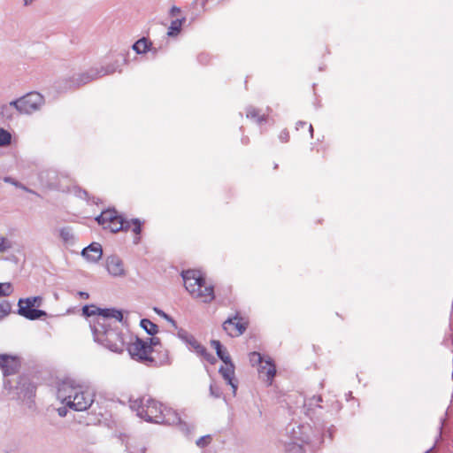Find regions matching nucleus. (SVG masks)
<instances>
[{"mask_svg": "<svg viewBox=\"0 0 453 453\" xmlns=\"http://www.w3.org/2000/svg\"><path fill=\"white\" fill-rule=\"evenodd\" d=\"M93 321L92 334L94 340L110 349L121 353L125 349L126 342L119 332V324L123 319L122 312L119 310L104 311Z\"/></svg>", "mask_w": 453, "mask_h": 453, "instance_id": "f257e3e1", "label": "nucleus"}, {"mask_svg": "<svg viewBox=\"0 0 453 453\" xmlns=\"http://www.w3.org/2000/svg\"><path fill=\"white\" fill-rule=\"evenodd\" d=\"M95 389L81 380L66 379L58 386L57 398L75 411L88 410L95 402Z\"/></svg>", "mask_w": 453, "mask_h": 453, "instance_id": "f03ea898", "label": "nucleus"}, {"mask_svg": "<svg viewBox=\"0 0 453 453\" xmlns=\"http://www.w3.org/2000/svg\"><path fill=\"white\" fill-rule=\"evenodd\" d=\"M131 408L137 411V416L148 422L179 426L182 432L188 433L190 431L188 425L181 420L175 411L164 407L150 397L134 401Z\"/></svg>", "mask_w": 453, "mask_h": 453, "instance_id": "7ed1b4c3", "label": "nucleus"}, {"mask_svg": "<svg viewBox=\"0 0 453 453\" xmlns=\"http://www.w3.org/2000/svg\"><path fill=\"white\" fill-rule=\"evenodd\" d=\"M182 279L186 290L190 296L203 303H209L214 298V288L207 283L201 272L188 270L182 273Z\"/></svg>", "mask_w": 453, "mask_h": 453, "instance_id": "20e7f679", "label": "nucleus"}, {"mask_svg": "<svg viewBox=\"0 0 453 453\" xmlns=\"http://www.w3.org/2000/svg\"><path fill=\"white\" fill-rule=\"evenodd\" d=\"M127 349L130 357L138 362L148 365L155 363V359L151 356V346L147 341L135 337L127 344Z\"/></svg>", "mask_w": 453, "mask_h": 453, "instance_id": "39448f33", "label": "nucleus"}, {"mask_svg": "<svg viewBox=\"0 0 453 453\" xmlns=\"http://www.w3.org/2000/svg\"><path fill=\"white\" fill-rule=\"evenodd\" d=\"M96 220L104 228L109 229L112 233L120 230H127L130 226V222L124 220L122 217L117 214L115 210H105L96 218Z\"/></svg>", "mask_w": 453, "mask_h": 453, "instance_id": "423d86ee", "label": "nucleus"}, {"mask_svg": "<svg viewBox=\"0 0 453 453\" xmlns=\"http://www.w3.org/2000/svg\"><path fill=\"white\" fill-rule=\"evenodd\" d=\"M44 103L42 96L37 92L28 93L26 96L11 102V105L23 114H32L41 109Z\"/></svg>", "mask_w": 453, "mask_h": 453, "instance_id": "0eeeda50", "label": "nucleus"}, {"mask_svg": "<svg viewBox=\"0 0 453 453\" xmlns=\"http://www.w3.org/2000/svg\"><path fill=\"white\" fill-rule=\"evenodd\" d=\"M18 313L19 315L29 319L35 320L46 316V312L42 310L35 308V305L28 298H20L18 302Z\"/></svg>", "mask_w": 453, "mask_h": 453, "instance_id": "6e6552de", "label": "nucleus"}, {"mask_svg": "<svg viewBox=\"0 0 453 453\" xmlns=\"http://www.w3.org/2000/svg\"><path fill=\"white\" fill-rule=\"evenodd\" d=\"M115 72V68L112 65H108L106 67H100L96 69H91L86 73L80 74L74 81L75 84L80 86L89 82L92 80H95L98 77L113 73Z\"/></svg>", "mask_w": 453, "mask_h": 453, "instance_id": "1a4fd4ad", "label": "nucleus"}, {"mask_svg": "<svg viewBox=\"0 0 453 453\" xmlns=\"http://www.w3.org/2000/svg\"><path fill=\"white\" fill-rule=\"evenodd\" d=\"M247 327V323L242 321V318L237 315L233 319H227L223 323V328L226 334L232 337L240 336L242 334Z\"/></svg>", "mask_w": 453, "mask_h": 453, "instance_id": "9d476101", "label": "nucleus"}, {"mask_svg": "<svg viewBox=\"0 0 453 453\" xmlns=\"http://www.w3.org/2000/svg\"><path fill=\"white\" fill-rule=\"evenodd\" d=\"M106 269L108 273L114 277H123L126 275L122 260L115 255L106 258Z\"/></svg>", "mask_w": 453, "mask_h": 453, "instance_id": "9b49d317", "label": "nucleus"}, {"mask_svg": "<svg viewBox=\"0 0 453 453\" xmlns=\"http://www.w3.org/2000/svg\"><path fill=\"white\" fill-rule=\"evenodd\" d=\"M19 360L14 356L0 355V368L4 376L13 374L19 368Z\"/></svg>", "mask_w": 453, "mask_h": 453, "instance_id": "f8f14e48", "label": "nucleus"}, {"mask_svg": "<svg viewBox=\"0 0 453 453\" xmlns=\"http://www.w3.org/2000/svg\"><path fill=\"white\" fill-rule=\"evenodd\" d=\"M219 373L223 379L229 384L233 390V395H235L237 391V381L234 378V365L233 363L225 364V366L219 368Z\"/></svg>", "mask_w": 453, "mask_h": 453, "instance_id": "ddd939ff", "label": "nucleus"}, {"mask_svg": "<svg viewBox=\"0 0 453 453\" xmlns=\"http://www.w3.org/2000/svg\"><path fill=\"white\" fill-rule=\"evenodd\" d=\"M81 255L88 261L96 263L100 260L103 256L102 246L98 242H93L82 250Z\"/></svg>", "mask_w": 453, "mask_h": 453, "instance_id": "4468645a", "label": "nucleus"}, {"mask_svg": "<svg viewBox=\"0 0 453 453\" xmlns=\"http://www.w3.org/2000/svg\"><path fill=\"white\" fill-rule=\"evenodd\" d=\"M258 372L260 377L268 384L271 385L275 376V365L272 363L271 358L265 360L264 364L259 367Z\"/></svg>", "mask_w": 453, "mask_h": 453, "instance_id": "2eb2a0df", "label": "nucleus"}, {"mask_svg": "<svg viewBox=\"0 0 453 453\" xmlns=\"http://www.w3.org/2000/svg\"><path fill=\"white\" fill-rule=\"evenodd\" d=\"M189 346V349L194 350L198 356L202 357L203 359L208 361L211 364L215 362V357L207 352L206 349L202 346L194 336L189 338V341L187 342Z\"/></svg>", "mask_w": 453, "mask_h": 453, "instance_id": "dca6fc26", "label": "nucleus"}, {"mask_svg": "<svg viewBox=\"0 0 453 453\" xmlns=\"http://www.w3.org/2000/svg\"><path fill=\"white\" fill-rule=\"evenodd\" d=\"M110 309H99L94 305H91V306H84L82 308V312H83V315H85L86 317H88L90 318L89 319V325H90V328L91 330H93V321L95 319H96V317H98L99 315L101 314H105L104 311H109Z\"/></svg>", "mask_w": 453, "mask_h": 453, "instance_id": "f3484780", "label": "nucleus"}, {"mask_svg": "<svg viewBox=\"0 0 453 453\" xmlns=\"http://www.w3.org/2000/svg\"><path fill=\"white\" fill-rule=\"evenodd\" d=\"M185 20V18L173 20L168 27L167 35L170 37L177 36L180 33L181 27Z\"/></svg>", "mask_w": 453, "mask_h": 453, "instance_id": "a211bd4d", "label": "nucleus"}, {"mask_svg": "<svg viewBox=\"0 0 453 453\" xmlns=\"http://www.w3.org/2000/svg\"><path fill=\"white\" fill-rule=\"evenodd\" d=\"M150 42L145 38L142 37L135 42L132 48L137 54H143L150 50Z\"/></svg>", "mask_w": 453, "mask_h": 453, "instance_id": "6ab92c4d", "label": "nucleus"}, {"mask_svg": "<svg viewBox=\"0 0 453 453\" xmlns=\"http://www.w3.org/2000/svg\"><path fill=\"white\" fill-rule=\"evenodd\" d=\"M140 325L150 335H155L158 331V326L148 319H142Z\"/></svg>", "mask_w": 453, "mask_h": 453, "instance_id": "aec40b11", "label": "nucleus"}, {"mask_svg": "<svg viewBox=\"0 0 453 453\" xmlns=\"http://www.w3.org/2000/svg\"><path fill=\"white\" fill-rule=\"evenodd\" d=\"M59 235L65 243L72 244L74 242V235L70 227L61 228L59 230Z\"/></svg>", "mask_w": 453, "mask_h": 453, "instance_id": "412c9836", "label": "nucleus"}, {"mask_svg": "<svg viewBox=\"0 0 453 453\" xmlns=\"http://www.w3.org/2000/svg\"><path fill=\"white\" fill-rule=\"evenodd\" d=\"M129 222H130V226L126 231L132 230L136 234V237L134 238V242L138 243V242L140 240L138 235L141 233V223L137 219H132Z\"/></svg>", "mask_w": 453, "mask_h": 453, "instance_id": "4be33fe9", "label": "nucleus"}, {"mask_svg": "<svg viewBox=\"0 0 453 453\" xmlns=\"http://www.w3.org/2000/svg\"><path fill=\"white\" fill-rule=\"evenodd\" d=\"M12 305L8 301H0V320L11 313Z\"/></svg>", "mask_w": 453, "mask_h": 453, "instance_id": "5701e85b", "label": "nucleus"}, {"mask_svg": "<svg viewBox=\"0 0 453 453\" xmlns=\"http://www.w3.org/2000/svg\"><path fill=\"white\" fill-rule=\"evenodd\" d=\"M11 142L12 134L8 131L0 128V147L9 145Z\"/></svg>", "mask_w": 453, "mask_h": 453, "instance_id": "b1692460", "label": "nucleus"}, {"mask_svg": "<svg viewBox=\"0 0 453 453\" xmlns=\"http://www.w3.org/2000/svg\"><path fill=\"white\" fill-rule=\"evenodd\" d=\"M13 291L12 286L9 282L0 283V297L8 296Z\"/></svg>", "mask_w": 453, "mask_h": 453, "instance_id": "393cba45", "label": "nucleus"}, {"mask_svg": "<svg viewBox=\"0 0 453 453\" xmlns=\"http://www.w3.org/2000/svg\"><path fill=\"white\" fill-rule=\"evenodd\" d=\"M250 362L252 365H262L265 362L262 356L257 352H252L250 354Z\"/></svg>", "mask_w": 453, "mask_h": 453, "instance_id": "a878e982", "label": "nucleus"}, {"mask_svg": "<svg viewBox=\"0 0 453 453\" xmlns=\"http://www.w3.org/2000/svg\"><path fill=\"white\" fill-rule=\"evenodd\" d=\"M12 242L4 236H0V253H4L12 249Z\"/></svg>", "mask_w": 453, "mask_h": 453, "instance_id": "bb28decb", "label": "nucleus"}, {"mask_svg": "<svg viewBox=\"0 0 453 453\" xmlns=\"http://www.w3.org/2000/svg\"><path fill=\"white\" fill-rule=\"evenodd\" d=\"M247 118L254 119L259 123L263 120V117L259 116L258 111L254 108H249L246 113Z\"/></svg>", "mask_w": 453, "mask_h": 453, "instance_id": "cd10ccee", "label": "nucleus"}, {"mask_svg": "<svg viewBox=\"0 0 453 453\" xmlns=\"http://www.w3.org/2000/svg\"><path fill=\"white\" fill-rule=\"evenodd\" d=\"M4 181L6 182V183H10L13 186H15L16 188H19L20 189H23L27 192H32L29 188H27L26 186H24L22 183L15 180L14 179H12V177H4Z\"/></svg>", "mask_w": 453, "mask_h": 453, "instance_id": "c85d7f7f", "label": "nucleus"}, {"mask_svg": "<svg viewBox=\"0 0 453 453\" xmlns=\"http://www.w3.org/2000/svg\"><path fill=\"white\" fill-rule=\"evenodd\" d=\"M192 336L193 335L189 334L187 331L183 329H180L178 331V337L186 343L189 341V338H192Z\"/></svg>", "mask_w": 453, "mask_h": 453, "instance_id": "c756f323", "label": "nucleus"}, {"mask_svg": "<svg viewBox=\"0 0 453 453\" xmlns=\"http://www.w3.org/2000/svg\"><path fill=\"white\" fill-rule=\"evenodd\" d=\"M211 441V436L210 435H205V436H203V437H200L197 441H196V445L198 447H204L206 446Z\"/></svg>", "mask_w": 453, "mask_h": 453, "instance_id": "7c9ffc66", "label": "nucleus"}, {"mask_svg": "<svg viewBox=\"0 0 453 453\" xmlns=\"http://www.w3.org/2000/svg\"><path fill=\"white\" fill-rule=\"evenodd\" d=\"M217 355L224 364L232 363L229 355L223 349Z\"/></svg>", "mask_w": 453, "mask_h": 453, "instance_id": "2f4dec72", "label": "nucleus"}, {"mask_svg": "<svg viewBox=\"0 0 453 453\" xmlns=\"http://www.w3.org/2000/svg\"><path fill=\"white\" fill-rule=\"evenodd\" d=\"M210 394L211 396L215 398H219L221 395V391L219 388L215 387L213 384L210 385Z\"/></svg>", "mask_w": 453, "mask_h": 453, "instance_id": "473e14b6", "label": "nucleus"}, {"mask_svg": "<svg viewBox=\"0 0 453 453\" xmlns=\"http://www.w3.org/2000/svg\"><path fill=\"white\" fill-rule=\"evenodd\" d=\"M146 341L149 342L150 346H151V353L153 352L154 348L160 345V340L157 337L148 338Z\"/></svg>", "mask_w": 453, "mask_h": 453, "instance_id": "72a5a7b5", "label": "nucleus"}, {"mask_svg": "<svg viewBox=\"0 0 453 453\" xmlns=\"http://www.w3.org/2000/svg\"><path fill=\"white\" fill-rule=\"evenodd\" d=\"M154 311L160 316H162L163 318H165L166 320L170 321L173 326H175V322L174 320L169 317L167 314H165L163 311L157 309V308H155Z\"/></svg>", "mask_w": 453, "mask_h": 453, "instance_id": "f704fd0d", "label": "nucleus"}, {"mask_svg": "<svg viewBox=\"0 0 453 453\" xmlns=\"http://www.w3.org/2000/svg\"><path fill=\"white\" fill-rule=\"evenodd\" d=\"M27 298L30 299L31 303H33V305H35V307L41 306L42 301V298L41 296H31Z\"/></svg>", "mask_w": 453, "mask_h": 453, "instance_id": "c9c22d12", "label": "nucleus"}, {"mask_svg": "<svg viewBox=\"0 0 453 453\" xmlns=\"http://www.w3.org/2000/svg\"><path fill=\"white\" fill-rule=\"evenodd\" d=\"M127 449L129 453H145V449L143 447L139 449H133L129 443L126 445Z\"/></svg>", "mask_w": 453, "mask_h": 453, "instance_id": "e433bc0d", "label": "nucleus"}, {"mask_svg": "<svg viewBox=\"0 0 453 453\" xmlns=\"http://www.w3.org/2000/svg\"><path fill=\"white\" fill-rule=\"evenodd\" d=\"M211 346L214 348V349L216 350V353L218 354L219 352L221 351V349H223L222 348V345L220 343L219 341H217V340H213L211 341Z\"/></svg>", "mask_w": 453, "mask_h": 453, "instance_id": "4c0bfd02", "label": "nucleus"}, {"mask_svg": "<svg viewBox=\"0 0 453 453\" xmlns=\"http://www.w3.org/2000/svg\"><path fill=\"white\" fill-rule=\"evenodd\" d=\"M288 453H302V448L299 445H293L288 449Z\"/></svg>", "mask_w": 453, "mask_h": 453, "instance_id": "58836bf2", "label": "nucleus"}, {"mask_svg": "<svg viewBox=\"0 0 453 453\" xmlns=\"http://www.w3.org/2000/svg\"><path fill=\"white\" fill-rule=\"evenodd\" d=\"M180 12V9L177 6H173L171 9H170V15L172 17H175L177 16L179 13Z\"/></svg>", "mask_w": 453, "mask_h": 453, "instance_id": "ea45409f", "label": "nucleus"}, {"mask_svg": "<svg viewBox=\"0 0 453 453\" xmlns=\"http://www.w3.org/2000/svg\"><path fill=\"white\" fill-rule=\"evenodd\" d=\"M66 405L64 406V407H60L58 408L57 411H58V414L60 416V417H65L67 413V410H66Z\"/></svg>", "mask_w": 453, "mask_h": 453, "instance_id": "a19ab883", "label": "nucleus"}, {"mask_svg": "<svg viewBox=\"0 0 453 453\" xmlns=\"http://www.w3.org/2000/svg\"><path fill=\"white\" fill-rule=\"evenodd\" d=\"M280 137L282 141H287L288 137V132H282Z\"/></svg>", "mask_w": 453, "mask_h": 453, "instance_id": "79ce46f5", "label": "nucleus"}, {"mask_svg": "<svg viewBox=\"0 0 453 453\" xmlns=\"http://www.w3.org/2000/svg\"><path fill=\"white\" fill-rule=\"evenodd\" d=\"M304 126H306V122H304V121H298L296 123V129H299L300 127H303Z\"/></svg>", "mask_w": 453, "mask_h": 453, "instance_id": "37998d69", "label": "nucleus"}, {"mask_svg": "<svg viewBox=\"0 0 453 453\" xmlns=\"http://www.w3.org/2000/svg\"><path fill=\"white\" fill-rule=\"evenodd\" d=\"M79 296L83 298V299H88V294L87 292H79Z\"/></svg>", "mask_w": 453, "mask_h": 453, "instance_id": "c03bdc74", "label": "nucleus"}, {"mask_svg": "<svg viewBox=\"0 0 453 453\" xmlns=\"http://www.w3.org/2000/svg\"><path fill=\"white\" fill-rule=\"evenodd\" d=\"M309 132L311 134V136H312L313 135V127L311 125L309 126Z\"/></svg>", "mask_w": 453, "mask_h": 453, "instance_id": "a18cd8bd", "label": "nucleus"}, {"mask_svg": "<svg viewBox=\"0 0 453 453\" xmlns=\"http://www.w3.org/2000/svg\"><path fill=\"white\" fill-rule=\"evenodd\" d=\"M442 430V427H440V432ZM439 437H441V433L439 434Z\"/></svg>", "mask_w": 453, "mask_h": 453, "instance_id": "49530a36", "label": "nucleus"}, {"mask_svg": "<svg viewBox=\"0 0 453 453\" xmlns=\"http://www.w3.org/2000/svg\"><path fill=\"white\" fill-rule=\"evenodd\" d=\"M432 449H433V448H432V449H430L429 450H426V453H429Z\"/></svg>", "mask_w": 453, "mask_h": 453, "instance_id": "de8ad7c7", "label": "nucleus"}]
</instances>
